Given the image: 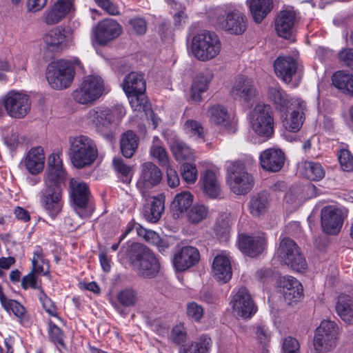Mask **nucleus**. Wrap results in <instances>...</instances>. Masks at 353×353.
I'll return each instance as SVG.
<instances>
[{
	"instance_id": "nucleus-1",
	"label": "nucleus",
	"mask_w": 353,
	"mask_h": 353,
	"mask_svg": "<svg viewBox=\"0 0 353 353\" xmlns=\"http://www.w3.org/2000/svg\"><path fill=\"white\" fill-rule=\"evenodd\" d=\"M62 161L57 154L48 158L46 186L42 190L41 203L45 211L52 219H55L63 208L61 182L65 178Z\"/></svg>"
},
{
	"instance_id": "nucleus-2",
	"label": "nucleus",
	"mask_w": 353,
	"mask_h": 353,
	"mask_svg": "<svg viewBox=\"0 0 353 353\" xmlns=\"http://www.w3.org/2000/svg\"><path fill=\"white\" fill-rule=\"evenodd\" d=\"M125 114V110L121 106L109 108L100 105L90 109L85 119L88 125L99 134L110 141Z\"/></svg>"
},
{
	"instance_id": "nucleus-3",
	"label": "nucleus",
	"mask_w": 353,
	"mask_h": 353,
	"mask_svg": "<svg viewBox=\"0 0 353 353\" xmlns=\"http://www.w3.org/2000/svg\"><path fill=\"white\" fill-rule=\"evenodd\" d=\"M132 269L144 279L157 277L161 270L159 259L155 253L146 245L132 243L125 250Z\"/></svg>"
},
{
	"instance_id": "nucleus-4",
	"label": "nucleus",
	"mask_w": 353,
	"mask_h": 353,
	"mask_svg": "<svg viewBox=\"0 0 353 353\" xmlns=\"http://www.w3.org/2000/svg\"><path fill=\"white\" fill-rule=\"evenodd\" d=\"M68 155L74 167L78 169L93 164L98 157L94 141L88 136L79 135L69 138Z\"/></svg>"
},
{
	"instance_id": "nucleus-5",
	"label": "nucleus",
	"mask_w": 353,
	"mask_h": 353,
	"mask_svg": "<svg viewBox=\"0 0 353 353\" xmlns=\"http://www.w3.org/2000/svg\"><path fill=\"white\" fill-rule=\"evenodd\" d=\"M227 181L235 194L245 195L253 188L254 179L249 173L243 162L229 161L226 164Z\"/></svg>"
},
{
	"instance_id": "nucleus-6",
	"label": "nucleus",
	"mask_w": 353,
	"mask_h": 353,
	"mask_svg": "<svg viewBox=\"0 0 353 353\" xmlns=\"http://www.w3.org/2000/svg\"><path fill=\"white\" fill-rule=\"evenodd\" d=\"M221 48L219 37L214 32L203 31L196 34L192 39V54L201 61H206L216 57L219 54Z\"/></svg>"
},
{
	"instance_id": "nucleus-7",
	"label": "nucleus",
	"mask_w": 353,
	"mask_h": 353,
	"mask_svg": "<svg viewBox=\"0 0 353 353\" xmlns=\"http://www.w3.org/2000/svg\"><path fill=\"white\" fill-rule=\"evenodd\" d=\"M74 74V68L70 61L59 59L48 65L46 79L52 88L62 90L70 86Z\"/></svg>"
},
{
	"instance_id": "nucleus-8",
	"label": "nucleus",
	"mask_w": 353,
	"mask_h": 353,
	"mask_svg": "<svg viewBox=\"0 0 353 353\" xmlns=\"http://www.w3.org/2000/svg\"><path fill=\"white\" fill-rule=\"evenodd\" d=\"M339 327L330 320H323L316 329L314 337L315 353H325L334 350L337 343Z\"/></svg>"
},
{
	"instance_id": "nucleus-9",
	"label": "nucleus",
	"mask_w": 353,
	"mask_h": 353,
	"mask_svg": "<svg viewBox=\"0 0 353 353\" xmlns=\"http://www.w3.org/2000/svg\"><path fill=\"white\" fill-rule=\"evenodd\" d=\"M250 123L259 136L271 137L274 133V118L270 105L257 104L250 112Z\"/></svg>"
},
{
	"instance_id": "nucleus-10",
	"label": "nucleus",
	"mask_w": 353,
	"mask_h": 353,
	"mask_svg": "<svg viewBox=\"0 0 353 353\" xmlns=\"http://www.w3.org/2000/svg\"><path fill=\"white\" fill-rule=\"evenodd\" d=\"M105 92L103 79L97 75L86 77L74 91V100L80 104H88L98 99Z\"/></svg>"
},
{
	"instance_id": "nucleus-11",
	"label": "nucleus",
	"mask_w": 353,
	"mask_h": 353,
	"mask_svg": "<svg viewBox=\"0 0 353 353\" xmlns=\"http://www.w3.org/2000/svg\"><path fill=\"white\" fill-rule=\"evenodd\" d=\"M278 255L287 265L294 270L302 272L307 268L305 259L296 243L288 237L283 238L278 249Z\"/></svg>"
},
{
	"instance_id": "nucleus-12",
	"label": "nucleus",
	"mask_w": 353,
	"mask_h": 353,
	"mask_svg": "<svg viewBox=\"0 0 353 353\" xmlns=\"http://www.w3.org/2000/svg\"><path fill=\"white\" fill-rule=\"evenodd\" d=\"M69 187L74 210L81 218L89 217L92 212L87 210L90 196L88 185L79 179H71Z\"/></svg>"
},
{
	"instance_id": "nucleus-13",
	"label": "nucleus",
	"mask_w": 353,
	"mask_h": 353,
	"mask_svg": "<svg viewBox=\"0 0 353 353\" xmlns=\"http://www.w3.org/2000/svg\"><path fill=\"white\" fill-rule=\"evenodd\" d=\"M3 103L7 114L15 119H22L30 110V96L21 92H8L3 99Z\"/></svg>"
},
{
	"instance_id": "nucleus-14",
	"label": "nucleus",
	"mask_w": 353,
	"mask_h": 353,
	"mask_svg": "<svg viewBox=\"0 0 353 353\" xmlns=\"http://www.w3.org/2000/svg\"><path fill=\"white\" fill-rule=\"evenodd\" d=\"M122 32V26L110 18L99 21L94 30L93 41L103 46L117 38Z\"/></svg>"
},
{
	"instance_id": "nucleus-15",
	"label": "nucleus",
	"mask_w": 353,
	"mask_h": 353,
	"mask_svg": "<svg viewBox=\"0 0 353 353\" xmlns=\"http://www.w3.org/2000/svg\"><path fill=\"white\" fill-rule=\"evenodd\" d=\"M321 227L327 234L336 235L342 228L344 214L341 209L329 205L322 208L321 212Z\"/></svg>"
},
{
	"instance_id": "nucleus-16",
	"label": "nucleus",
	"mask_w": 353,
	"mask_h": 353,
	"mask_svg": "<svg viewBox=\"0 0 353 353\" xmlns=\"http://www.w3.org/2000/svg\"><path fill=\"white\" fill-rule=\"evenodd\" d=\"M219 26L231 34H242L247 28V18L244 14L234 9L217 17Z\"/></svg>"
},
{
	"instance_id": "nucleus-17",
	"label": "nucleus",
	"mask_w": 353,
	"mask_h": 353,
	"mask_svg": "<svg viewBox=\"0 0 353 353\" xmlns=\"http://www.w3.org/2000/svg\"><path fill=\"white\" fill-rule=\"evenodd\" d=\"M231 94L234 99L250 106L254 102L257 95V91L250 79L240 76L236 79L231 90Z\"/></svg>"
},
{
	"instance_id": "nucleus-18",
	"label": "nucleus",
	"mask_w": 353,
	"mask_h": 353,
	"mask_svg": "<svg viewBox=\"0 0 353 353\" xmlns=\"http://www.w3.org/2000/svg\"><path fill=\"white\" fill-rule=\"evenodd\" d=\"M237 315L243 318H249L257 310L251 295L245 288H241L233 296L230 302Z\"/></svg>"
},
{
	"instance_id": "nucleus-19",
	"label": "nucleus",
	"mask_w": 353,
	"mask_h": 353,
	"mask_svg": "<svg viewBox=\"0 0 353 353\" xmlns=\"http://www.w3.org/2000/svg\"><path fill=\"white\" fill-rule=\"evenodd\" d=\"M274 71L276 76L285 83H292L294 86L297 83H294V78L296 77L298 70L297 61L290 56L279 57L274 62Z\"/></svg>"
},
{
	"instance_id": "nucleus-20",
	"label": "nucleus",
	"mask_w": 353,
	"mask_h": 353,
	"mask_svg": "<svg viewBox=\"0 0 353 353\" xmlns=\"http://www.w3.org/2000/svg\"><path fill=\"white\" fill-rule=\"evenodd\" d=\"M278 285L280 293L288 304L299 301L303 294L301 283L293 276L280 277Z\"/></svg>"
},
{
	"instance_id": "nucleus-21",
	"label": "nucleus",
	"mask_w": 353,
	"mask_h": 353,
	"mask_svg": "<svg viewBox=\"0 0 353 353\" xmlns=\"http://www.w3.org/2000/svg\"><path fill=\"white\" fill-rule=\"evenodd\" d=\"M285 161V153L279 148L266 149L259 156V163L261 168L264 170L271 172L280 171L283 167Z\"/></svg>"
},
{
	"instance_id": "nucleus-22",
	"label": "nucleus",
	"mask_w": 353,
	"mask_h": 353,
	"mask_svg": "<svg viewBox=\"0 0 353 353\" xmlns=\"http://www.w3.org/2000/svg\"><path fill=\"white\" fill-rule=\"evenodd\" d=\"M200 259L199 250L192 246H183L176 252L172 262L178 272H183L195 265Z\"/></svg>"
},
{
	"instance_id": "nucleus-23",
	"label": "nucleus",
	"mask_w": 353,
	"mask_h": 353,
	"mask_svg": "<svg viewBox=\"0 0 353 353\" xmlns=\"http://www.w3.org/2000/svg\"><path fill=\"white\" fill-rule=\"evenodd\" d=\"M266 244L265 238L263 236H250L241 234L239 236L238 245L239 250L250 257H255L261 254Z\"/></svg>"
},
{
	"instance_id": "nucleus-24",
	"label": "nucleus",
	"mask_w": 353,
	"mask_h": 353,
	"mask_svg": "<svg viewBox=\"0 0 353 353\" xmlns=\"http://www.w3.org/2000/svg\"><path fill=\"white\" fill-rule=\"evenodd\" d=\"M160 168L152 162H145L141 165L139 183L146 188H153L162 180Z\"/></svg>"
},
{
	"instance_id": "nucleus-25",
	"label": "nucleus",
	"mask_w": 353,
	"mask_h": 353,
	"mask_svg": "<svg viewBox=\"0 0 353 353\" xmlns=\"http://www.w3.org/2000/svg\"><path fill=\"white\" fill-rule=\"evenodd\" d=\"M74 0H57L46 12L44 21L48 25L58 23L73 9Z\"/></svg>"
},
{
	"instance_id": "nucleus-26",
	"label": "nucleus",
	"mask_w": 353,
	"mask_h": 353,
	"mask_svg": "<svg viewBox=\"0 0 353 353\" xmlns=\"http://www.w3.org/2000/svg\"><path fill=\"white\" fill-rule=\"evenodd\" d=\"M27 170L36 175L42 172L45 163V154L41 147L31 148L23 161Z\"/></svg>"
},
{
	"instance_id": "nucleus-27",
	"label": "nucleus",
	"mask_w": 353,
	"mask_h": 353,
	"mask_svg": "<svg viewBox=\"0 0 353 353\" xmlns=\"http://www.w3.org/2000/svg\"><path fill=\"white\" fill-rule=\"evenodd\" d=\"M295 19L296 12L294 10H285L279 12L275 21V28L279 37L285 39L290 37Z\"/></svg>"
},
{
	"instance_id": "nucleus-28",
	"label": "nucleus",
	"mask_w": 353,
	"mask_h": 353,
	"mask_svg": "<svg viewBox=\"0 0 353 353\" xmlns=\"http://www.w3.org/2000/svg\"><path fill=\"white\" fill-rule=\"evenodd\" d=\"M212 270L214 276L223 283L228 282L232 278L231 263L229 258L225 255L219 254L215 256Z\"/></svg>"
},
{
	"instance_id": "nucleus-29",
	"label": "nucleus",
	"mask_w": 353,
	"mask_h": 353,
	"mask_svg": "<svg viewBox=\"0 0 353 353\" xmlns=\"http://www.w3.org/2000/svg\"><path fill=\"white\" fill-rule=\"evenodd\" d=\"M202 187L204 193L212 199L221 197V188L214 172L206 170L201 176Z\"/></svg>"
},
{
	"instance_id": "nucleus-30",
	"label": "nucleus",
	"mask_w": 353,
	"mask_h": 353,
	"mask_svg": "<svg viewBox=\"0 0 353 353\" xmlns=\"http://www.w3.org/2000/svg\"><path fill=\"white\" fill-rule=\"evenodd\" d=\"M246 4L256 23H260L273 8L272 0H248Z\"/></svg>"
},
{
	"instance_id": "nucleus-31",
	"label": "nucleus",
	"mask_w": 353,
	"mask_h": 353,
	"mask_svg": "<svg viewBox=\"0 0 353 353\" xmlns=\"http://www.w3.org/2000/svg\"><path fill=\"white\" fill-rule=\"evenodd\" d=\"M268 98L274 108L281 112H285L290 104L289 95L278 86L268 88Z\"/></svg>"
},
{
	"instance_id": "nucleus-32",
	"label": "nucleus",
	"mask_w": 353,
	"mask_h": 353,
	"mask_svg": "<svg viewBox=\"0 0 353 353\" xmlns=\"http://www.w3.org/2000/svg\"><path fill=\"white\" fill-rule=\"evenodd\" d=\"M250 213L254 217L264 214L270 205L269 195L263 191L252 195L249 203Z\"/></svg>"
},
{
	"instance_id": "nucleus-33",
	"label": "nucleus",
	"mask_w": 353,
	"mask_h": 353,
	"mask_svg": "<svg viewBox=\"0 0 353 353\" xmlns=\"http://www.w3.org/2000/svg\"><path fill=\"white\" fill-rule=\"evenodd\" d=\"M122 86L126 94L145 92L146 87L142 74L135 72L129 73L125 77Z\"/></svg>"
},
{
	"instance_id": "nucleus-34",
	"label": "nucleus",
	"mask_w": 353,
	"mask_h": 353,
	"mask_svg": "<svg viewBox=\"0 0 353 353\" xmlns=\"http://www.w3.org/2000/svg\"><path fill=\"white\" fill-rule=\"evenodd\" d=\"M298 109L293 110L289 119L285 123V128L292 132H298L303 125L305 119V111L307 110L306 103L304 101H298Z\"/></svg>"
},
{
	"instance_id": "nucleus-35",
	"label": "nucleus",
	"mask_w": 353,
	"mask_h": 353,
	"mask_svg": "<svg viewBox=\"0 0 353 353\" xmlns=\"http://www.w3.org/2000/svg\"><path fill=\"white\" fill-rule=\"evenodd\" d=\"M336 312L345 322L353 320V299L348 295L341 294L336 303Z\"/></svg>"
},
{
	"instance_id": "nucleus-36",
	"label": "nucleus",
	"mask_w": 353,
	"mask_h": 353,
	"mask_svg": "<svg viewBox=\"0 0 353 353\" xmlns=\"http://www.w3.org/2000/svg\"><path fill=\"white\" fill-rule=\"evenodd\" d=\"M192 202L193 195L190 192L184 191L176 194L171 204L174 216L179 218L180 215L187 212Z\"/></svg>"
},
{
	"instance_id": "nucleus-37",
	"label": "nucleus",
	"mask_w": 353,
	"mask_h": 353,
	"mask_svg": "<svg viewBox=\"0 0 353 353\" xmlns=\"http://www.w3.org/2000/svg\"><path fill=\"white\" fill-rule=\"evenodd\" d=\"M139 145V138L132 130H128L124 132L121 138L120 148L123 157L131 158Z\"/></svg>"
},
{
	"instance_id": "nucleus-38",
	"label": "nucleus",
	"mask_w": 353,
	"mask_h": 353,
	"mask_svg": "<svg viewBox=\"0 0 353 353\" xmlns=\"http://www.w3.org/2000/svg\"><path fill=\"white\" fill-rule=\"evenodd\" d=\"M212 74L210 72L199 74L194 80L191 89V98L195 102H200L202 100L201 94L205 92L208 88Z\"/></svg>"
},
{
	"instance_id": "nucleus-39",
	"label": "nucleus",
	"mask_w": 353,
	"mask_h": 353,
	"mask_svg": "<svg viewBox=\"0 0 353 353\" xmlns=\"http://www.w3.org/2000/svg\"><path fill=\"white\" fill-rule=\"evenodd\" d=\"M65 39L64 31L59 28H52L43 37L46 49L51 52L58 50L60 45Z\"/></svg>"
},
{
	"instance_id": "nucleus-40",
	"label": "nucleus",
	"mask_w": 353,
	"mask_h": 353,
	"mask_svg": "<svg viewBox=\"0 0 353 353\" xmlns=\"http://www.w3.org/2000/svg\"><path fill=\"white\" fill-rule=\"evenodd\" d=\"M164 211V203L161 199L154 198L150 204L144 207L143 216L151 223H157Z\"/></svg>"
},
{
	"instance_id": "nucleus-41",
	"label": "nucleus",
	"mask_w": 353,
	"mask_h": 353,
	"mask_svg": "<svg viewBox=\"0 0 353 353\" xmlns=\"http://www.w3.org/2000/svg\"><path fill=\"white\" fill-rule=\"evenodd\" d=\"M303 174L305 177L314 181L321 180L325 174V172L321 163L313 161H305L303 163Z\"/></svg>"
},
{
	"instance_id": "nucleus-42",
	"label": "nucleus",
	"mask_w": 353,
	"mask_h": 353,
	"mask_svg": "<svg viewBox=\"0 0 353 353\" xmlns=\"http://www.w3.org/2000/svg\"><path fill=\"white\" fill-rule=\"evenodd\" d=\"M208 115L211 123L217 125H226L229 121L228 111L221 105H215L208 109Z\"/></svg>"
},
{
	"instance_id": "nucleus-43",
	"label": "nucleus",
	"mask_w": 353,
	"mask_h": 353,
	"mask_svg": "<svg viewBox=\"0 0 353 353\" xmlns=\"http://www.w3.org/2000/svg\"><path fill=\"white\" fill-rule=\"evenodd\" d=\"M112 163L114 169L121 181L127 184L130 183L132 178L131 167L125 164L121 157L114 158Z\"/></svg>"
},
{
	"instance_id": "nucleus-44",
	"label": "nucleus",
	"mask_w": 353,
	"mask_h": 353,
	"mask_svg": "<svg viewBox=\"0 0 353 353\" xmlns=\"http://www.w3.org/2000/svg\"><path fill=\"white\" fill-rule=\"evenodd\" d=\"M117 300L123 307H133L138 301V293L132 288H125L118 292Z\"/></svg>"
},
{
	"instance_id": "nucleus-45",
	"label": "nucleus",
	"mask_w": 353,
	"mask_h": 353,
	"mask_svg": "<svg viewBox=\"0 0 353 353\" xmlns=\"http://www.w3.org/2000/svg\"><path fill=\"white\" fill-rule=\"evenodd\" d=\"M170 148L177 161L189 159L192 157L191 148L183 141L179 140L174 141L172 143Z\"/></svg>"
},
{
	"instance_id": "nucleus-46",
	"label": "nucleus",
	"mask_w": 353,
	"mask_h": 353,
	"mask_svg": "<svg viewBox=\"0 0 353 353\" xmlns=\"http://www.w3.org/2000/svg\"><path fill=\"white\" fill-rule=\"evenodd\" d=\"M211 343L210 337L202 335L198 342L192 343L187 347H184L183 353H208Z\"/></svg>"
},
{
	"instance_id": "nucleus-47",
	"label": "nucleus",
	"mask_w": 353,
	"mask_h": 353,
	"mask_svg": "<svg viewBox=\"0 0 353 353\" xmlns=\"http://www.w3.org/2000/svg\"><path fill=\"white\" fill-rule=\"evenodd\" d=\"M353 74L339 70L334 72L332 77L333 85L343 93L347 89Z\"/></svg>"
},
{
	"instance_id": "nucleus-48",
	"label": "nucleus",
	"mask_w": 353,
	"mask_h": 353,
	"mask_svg": "<svg viewBox=\"0 0 353 353\" xmlns=\"http://www.w3.org/2000/svg\"><path fill=\"white\" fill-rule=\"evenodd\" d=\"M150 154L161 166L166 167L170 165L169 156L164 147L153 143L150 148Z\"/></svg>"
},
{
	"instance_id": "nucleus-49",
	"label": "nucleus",
	"mask_w": 353,
	"mask_h": 353,
	"mask_svg": "<svg viewBox=\"0 0 353 353\" xmlns=\"http://www.w3.org/2000/svg\"><path fill=\"white\" fill-rule=\"evenodd\" d=\"M129 99L130 103L132 109L135 111H143L148 114L147 111L149 105L144 92L140 94L134 93L126 94Z\"/></svg>"
},
{
	"instance_id": "nucleus-50",
	"label": "nucleus",
	"mask_w": 353,
	"mask_h": 353,
	"mask_svg": "<svg viewBox=\"0 0 353 353\" xmlns=\"http://www.w3.org/2000/svg\"><path fill=\"white\" fill-rule=\"evenodd\" d=\"M48 335L51 341L55 344L59 345L63 348H65L64 334L61 328L52 321H50L48 323Z\"/></svg>"
},
{
	"instance_id": "nucleus-51",
	"label": "nucleus",
	"mask_w": 353,
	"mask_h": 353,
	"mask_svg": "<svg viewBox=\"0 0 353 353\" xmlns=\"http://www.w3.org/2000/svg\"><path fill=\"white\" fill-rule=\"evenodd\" d=\"M186 132L191 137L205 141L203 128L200 123L194 120H188L185 123Z\"/></svg>"
},
{
	"instance_id": "nucleus-52",
	"label": "nucleus",
	"mask_w": 353,
	"mask_h": 353,
	"mask_svg": "<svg viewBox=\"0 0 353 353\" xmlns=\"http://www.w3.org/2000/svg\"><path fill=\"white\" fill-rule=\"evenodd\" d=\"M1 305L6 311L11 310L18 319H24L26 308L19 302L7 298Z\"/></svg>"
},
{
	"instance_id": "nucleus-53",
	"label": "nucleus",
	"mask_w": 353,
	"mask_h": 353,
	"mask_svg": "<svg viewBox=\"0 0 353 353\" xmlns=\"http://www.w3.org/2000/svg\"><path fill=\"white\" fill-rule=\"evenodd\" d=\"M208 212V208L203 205H194L188 212V219L193 223H199L207 216Z\"/></svg>"
},
{
	"instance_id": "nucleus-54",
	"label": "nucleus",
	"mask_w": 353,
	"mask_h": 353,
	"mask_svg": "<svg viewBox=\"0 0 353 353\" xmlns=\"http://www.w3.org/2000/svg\"><path fill=\"white\" fill-rule=\"evenodd\" d=\"M181 176L187 183H194L197 178L196 166L190 163H183L181 166Z\"/></svg>"
},
{
	"instance_id": "nucleus-55",
	"label": "nucleus",
	"mask_w": 353,
	"mask_h": 353,
	"mask_svg": "<svg viewBox=\"0 0 353 353\" xmlns=\"http://www.w3.org/2000/svg\"><path fill=\"white\" fill-rule=\"evenodd\" d=\"M216 235L223 239H227L230 232V223L226 217L221 216L214 227Z\"/></svg>"
},
{
	"instance_id": "nucleus-56",
	"label": "nucleus",
	"mask_w": 353,
	"mask_h": 353,
	"mask_svg": "<svg viewBox=\"0 0 353 353\" xmlns=\"http://www.w3.org/2000/svg\"><path fill=\"white\" fill-rule=\"evenodd\" d=\"M186 313L188 317L199 322L203 316L204 310L201 305L196 302H191L187 304Z\"/></svg>"
},
{
	"instance_id": "nucleus-57",
	"label": "nucleus",
	"mask_w": 353,
	"mask_h": 353,
	"mask_svg": "<svg viewBox=\"0 0 353 353\" xmlns=\"http://www.w3.org/2000/svg\"><path fill=\"white\" fill-rule=\"evenodd\" d=\"M94 3L108 14L112 16L119 15L118 6L111 0H93Z\"/></svg>"
},
{
	"instance_id": "nucleus-58",
	"label": "nucleus",
	"mask_w": 353,
	"mask_h": 353,
	"mask_svg": "<svg viewBox=\"0 0 353 353\" xmlns=\"http://www.w3.org/2000/svg\"><path fill=\"white\" fill-rule=\"evenodd\" d=\"M339 161L344 171L353 170V157L347 150H341L339 154Z\"/></svg>"
},
{
	"instance_id": "nucleus-59",
	"label": "nucleus",
	"mask_w": 353,
	"mask_h": 353,
	"mask_svg": "<svg viewBox=\"0 0 353 353\" xmlns=\"http://www.w3.org/2000/svg\"><path fill=\"white\" fill-rule=\"evenodd\" d=\"M170 339L173 343L177 345L183 343L187 339V333L183 325L174 326L172 330Z\"/></svg>"
},
{
	"instance_id": "nucleus-60",
	"label": "nucleus",
	"mask_w": 353,
	"mask_h": 353,
	"mask_svg": "<svg viewBox=\"0 0 353 353\" xmlns=\"http://www.w3.org/2000/svg\"><path fill=\"white\" fill-rule=\"evenodd\" d=\"M300 345L294 337L288 336L283 339L282 342L283 353H299Z\"/></svg>"
},
{
	"instance_id": "nucleus-61",
	"label": "nucleus",
	"mask_w": 353,
	"mask_h": 353,
	"mask_svg": "<svg viewBox=\"0 0 353 353\" xmlns=\"http://www.w3.org/2000/svg\"><path fill=\"white\" fill-rule=\"evenodd\" d=\"M132 31L137 34L142 35L146 32L147 23L143 18L134 17L129 20Z\"/></svg>"
},
{
	"instance_id": "nucleus-62",
	"label": "nucleus",
	"mask_w": 353,
	"mask_h": 353,
	"mask_svg": "<svg viewBox=\"0 0 353 353\" xmlns=\"http://www.w3.org/2000/svg\"><path fill=\"white\" fill-rule=\"evenodd\" d=\"M39 300L41 302L43 309L50 315L56 316L57 315L56 306L52 301L41 290L39 295Z\"/></svg>"
},
{
	"instance_id": "nucleus-63",
	"label": "nucleus",
	"mask_w": 353,
	"mask_h": 353,
	"mask_svg": "<svg viewBox=\"0 0 353 353\" xmlns=\"http://www.w3.org/2000/svg\"><path fill=\"white\" fill-rule=\"evenodd\" d=\"M256 337L260 343L266 345L270 338L268 327L263 325H257L256 327Z\"/></svg>"
},
{
	"instance_id": "nucleus-64",
	"label": "nucleus",
	"mask_w": 353,
	"mask_h": 353,
	"mask_svg": "<svg viewBox=\"0 0 353 353\" xmlns=\"http://www.w3.org/2000/svg\"><path fill=\"white\" fill-rule=\"evenodd\" d=\"M339 57L341 61L353 70V49L347 48L341 50Z\"/></svg>"
}]
</instances>
